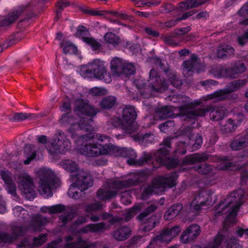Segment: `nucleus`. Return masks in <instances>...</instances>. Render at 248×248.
Listing matches in <instances>:
<instances>
[{"label": "nucleus", "instance_id": "nucleus-1", "mask_svg": "<svg viewBox=\"0 0 248 248\" xmlns=\"http://www.w3.org/2000/svg\"><path fill=\"white\" fill-rule=\"evenodd\" d=\"M94 135L90 134L80 136L76 141V149L81 154L88 157H97L100 155H111L116 150L112 144L104 145L94 142L92 140Z\"/></svg>", "mask_w": 248, "mask_h": 248}, {"label": "nucleus", "instance_id": "nucleus-2", "mask_svg": "<svg viewBox=\"0 0 248 248\" xmlns=\"http://www.w3.org/2000/svg\"><path fill=\"white\" fill-rule=\"evenodd\" d=\"M134 84L140 90L141 94L147 97L152 95L154 92H162L168 87V83L160 78L154 69L150 71L147 85L141 78L135 80Z\"/></svg>", "mask_w": 248, "mask_h": 248}, {"label": "nucleus", "instance_id": "nucleus-3", "mask_svg": "<svg viewBox=\"0 0 248 248\" xmlns=\"http://www.w3.org/2000/svg\"><path fill=\"white\" fill-rule=\"evenodd\" d=\"M139 181V175L136 174L133 178L124 181L109 180L104 189H100L97 196L101 200L105 201L114 198L118 193V190L136 185Z\"/></svg>", "mask_w": 248, "mask_h": 248}, {"label": "nucleus", "instance_id": "nucleus-4", "mask_svg": "<svg viewBox=\"0 0 248 248\" xmlns=\"http://www.w3.org/2000/svg\"><path fill=\"white\" fill-rule=\"evenodd\" d=\"M231 211V208L229 207L228 204L226 203L225 201L222 203H220L215 209L214 214L216 216H221L222 215L228 214L227 219L224 223L223 227L221 232H219L214 238L212 241L209 242L206 245L204 246L202 248L198 247L197 248H218L220 246L223 240L225 238L226 234L225 233L227 232L228 228L227 225V223L230 222L232 223H235V217L229 216V212Z\"/></svg>", "mask_w": 248, "mask_h": 248}, {"label": "nucleus", "instance_id": "nucleus-5", "mask_svg": "<svg viewBox=\"0 0 248 248\" xmlns=\"http://www.w3.org/2000/svg\"><path fill=\"white\" fill-rule=\"evenodd\" d=\"M75 182L70 186L68 196L73 199H79L83 194V191L93 185L91 175L83 170L79 171L73 179Z\"/></svg>", "mask_w": 248, "mask_h": 248}, {"label": "nucleus", "instance_id": "nucleus-6", "mask_svg": "<svg viewBox=\"0 0 248 248\" xmlns=\"http://www.w3.org/2000/svg\"><path fill=\"white\" fill-rule=\"evenodd\" d=\"M61 123L63 125L70 124L71 126L68 129L69 132L71 134V137L74 138L78 135V132L81 130H84L87 131H92L93 127L91 123L92 119H90L85 124V118L82 117L74 118L70 113H67L63 114L60 120Z\"/></svg>", "mask_w": 248, "mask_h": 248}, {"label": "nucleus", "instance_id": "nucleus-7", "mask_svg": "<svg viewBox=\"0 0 248 248\" xmlns=\"http://www.w3.org/2000/svg\"><path fill=\"white\" fill-rule=\"evenodd\" d=\"M40 178L39 190L45 198L52 196V189L56 188L59 185L58 180L55 179L53 172L47 169H40L38 171Z\"/></svg>", "mask_w": 248, "mask_h": 248}, {"label": "nucleus", "instance_id": "nucleus-8", "mask_svg": "<svg viewBox=\"0 0 248 248\" xmlns=\"http://www.w3.org/2000/svg\"><path fill=\"white\" fill-rule=\"evenodd\" d=\"M81 74L85 77H94L100 80H104L106 83L111 81L110 74L108 73L105 62L99 59H96L87 65V68H83Z\"/></svg>", "mask_w": 248, "mask_h": 248}, {"label": "nucleus", "instance_id": "nucleus-9", "mask_svg": "<svg viewBox=\"0 0 248 248\" xmlns=\"http://www.w3.org/2000/svg\"><path fill=\"white\" fill-rule=\"evenodd\" d=\"M177 176L175 172L165 176L160 177L155 179L152 184L145 188L142 193V197L147 198L153 193H157L162 191L166 187H172L176 185V180Z\"/></svg>", "mask_w": 248, "mask_h": 248}, {"label": "nucleus", "instance_id": "nucleus-10", "mask_svg": "<svg viewBox=\"0 0 248 248\" xmlns=\"http://www.w3.org/2000/svg\"><path fill=\"white\" fill-rule=\"evenodd\" d=\"M248 82L246 79L233 81L229 83L227 87L222 90H219L213 93L202 97L204 101L214 100L215 102H220L232 98V95L231 93L235 92L245 85Z\"/></svg>", "mask_w": 248, "mask_h": 248}, {"label": "nucleus", "instance_id": "nucleus-11", "mask_svg": "<svg viewBox=\"0 0 248 248\" xmlns=\"http://www.w3.org/2000/svg\"><path fill=\"white\" fill-rule=\"evenodd\" d=\"M19 189L28 199L35 197L34 186L33 179L27 172H21L15 178Z\"/></svg>", "mask_w": 248, "mask_h": 248}, {"label": "nucleus", "instance_id": "nucleus-12", "mask_svg": "<svg viewBox=\"0 0 248 248\" xmlns=\"http://www.w3.org/2000/svg\"><path fill=\"white\" fill-rule=\"evenodd\" d=\"M170 138L165 139L162 144L163 147L158 150L155 154L156 161L169 169L175 168L178 165L176 160L166 156L169 153V149L170 148Z\"/></svg>", "mask_w": 248, "mask_h": 248}, {"label": "nucleus", "instance_id": "nucleus-13", "mask_svg": "<svg viewBox=\"0 0 248 248\" xmlns=\"http://www.w3.org/2000/svg\"><path fill=\"white\" fill-rule=\"evenodd\" d=\"M71 147V143L66 135L62 131H58L47 148L51 153L63 154L69 150Z\"/></svg>", "mask_w": 248, "mask_h": 248}, {"label": "nucleus", "instance_id": "nucleus-14", "mask_svg": "<svg viewBox=\"0 0 248 248\" xmlns=\"http://www.w3.org/2000/svg\"><path fill=\"white\" fill-rule=\"evenodd\" d=\"M136 113L132 107H126L123 109L122 129L127 134L132 135L136 132L138 128V124L135 122Z\"/></svg>", "mask_w": 248, "mask_h": 248}, {"label": "nucleus", "instance_id": "nucleus-15", "mask_svg": "<svg viewBox=\"0 0 248 248\" xmlns=\"http://www.w3.org/2000/svg\"><path fill=\"white\" fill-rule=\"evenodd\" d=\"M245 191L242 189L232 192L225 200L226 203L231 208L229 216L236 217L240 207L244 202Z\"/></svg>", "mask_w": 248, "mask_h": 248}, {"label": "nucleus", "instance_id": "nucleus-16", "mask_svg": "<svg viewBox=\"0 0 248 248\" xmlns=\"http://www.w3.org/2000/svg\"><path fill=\"white\" fill-rule=\"evenodd\" d=\"M115 148L116 150L114 151L113 153H111V155L129 158L127 160V162L130 165H142L145 162H147L151 158L150 155L145 154L144 155L143 160H136L137 155L133 150L125 148L118 149L116 147Z\"/></svg>", "mask_w": 248, "mask_h": 248}, {"label": "nucleus", "instance_id": "nucleus-17", "mask_svg": "<svg viewBox=\"0 0 248 248\" xmlns=\"http://www.w3.org/2000/svg\"><path fill=\"white\" fill-rule=\"evenodd\" d=\"M192 114L196 116H203L207 112H210V117L212 120L218 121L223 118L225 113V108L223 107H215L207 106L204 108L196 109L191 111Z\"/></svg>", "mask_w": 248, "mask_h": 248}, {"label": "nucleus", "instance_id": "nucleus-18", "mask_svg": "<svg viewBox=\"0 0 248 248\" xmlns=\"http://www.w3.org/2000/svg\"><path fill=\"white\" fill-rule=\"evenodd\" d=\"M203 67L199 62L198 57L195 55H192L189 60L183 62V73L185 77H189L192 75L194 70L200 72Z\"/></svg>", "mask_w": 248, "mask_h": 248}, {"label": "nucleus", "instance_id": "nucleus-19", "mask_svg": "<svg viewBox=\"0 0 248 248\" xmlns=\"http://www.w3.org/2000/svg\"><path fill=\"white\" fill-rule=\"evenodd\" d=\"M217 68L219 71V74L220 76L232 78H237L239 74L244 73L246 70V66L243 63H235L232 67L230 68H222L219 66Z\"/></svg>", "mask_w": 248, "mask_h": 248}, {"label": "nucleus", "instance_id": "nucleus-20", "mask_svg": "<svg viewBox=\"0 0 248 248\" xmlns=\"http://www.w3.org/2000/svg\"><path fill=\"white\" fill-rule=\"evenodd\" d=\"M201 233L200 227L196 224H192L187 227L182 232L180 241L185 244L195 240Z\"/></svg>", "mask_w": 248, "mask_h": 248}, {"label": "nucleus", "instance_id": "nucleus-21", "mask_svg": "<svg viewBox=\"0 0 248 248\" xmlns=\"http://www.w3.org/2000/svg\"><path fill=\"white\" fill-rule=\"evenodd\" d=\"M28 5H22L13 9L8 13L6 17L0 21V25L3 27L8 26L14 23L27 8Z\"/></svg>", "mask_w": 248, "mask_h": 248}, {"label": "nucleus", "instance_id": "nucleus-22", "mask_svg": "<svg viewBox=\"0 0 248 248\" xmlns=\"http://www.w3.org/2000/svg\"><path fill=\"white\" fill-rule=\"evenodd\" d=\"M75 111L78 114L81 113L86 115L94 116L97 110L91 106L87 101L78 99L75 102Z\"/></svg>", "mask_w": 248, "mask_h": 248}, {"label": "nucleus", "instance_id": "nucleus-23", "mask_svg": "<svg viewBox=\"0 0 248 248\" xmlns=\"http://www.w3.org/2000/svg\"><path fill=\"white\" fill-rule=\"evenodd\" d=\"M211 201L208 199L205 200L203 195L198 194L194 196L190 204L191 211L198 212L210 205Z\"/></svg>", "mask_w": 248, "mask_h": 248}, {"label": "nucleus", "instance_id": "nucleus-24", "mask_svg": "<svg viewBox=\"0 0 248 248\" xmlns=\"http://www.w3.org/2000/svg\"><path fill=\"white\" fill-rule=\"evenodd\" d=\"M0 175L5 183V186L8 193L13 196L16 195V187L12 179V173L8 170H2Z\"/></svg>", "mask_w": 248, "mask_h": 248}, {"label": "nucleus", "instance_id": "nucleus-25", "mask_svg": "<svg viewBox=\"0 0 248 248\" xmlns=\"http://www.w3.org/2000/svg\"><path fill=\"white\" fill-rule=\"evenodd\" d=\"M12 235L6 233L0 232V243H11L18 236L24 234L26 229L20 226H13L12 229Z\"/></svg>", "mask_w": 248, "mask_h": 248}, {"label": "nucleus", "instance_id": "nucleus-26", "mask_svg": "<svg viewBox=\"0 0 248 248\" xmlns=\"http://www.w3.org/2000/svg\"><path fill=\"white\" fill-rule=\"evenodd\" d=\"M179 103L181 104V105L178 107L181 113L183 115H187L189 117L195 116L192 114L191 111L196 109L190 110L189 109L191 106L189 97L179 94Z\"/></svg>", "mask_w": 248, "mask_h": 248}, {"label": "nucleus", "instance_id": "nucleus-27", "mask_svg": "<svg viewBox=\"0 0 248 248\" xmlns=\"http://www.w3.org/2000/svg\"><path fill=\"white\" fill-rule=\"evenodd\" d=\"M230 147L234 151H238L248 147V135H244L235 138L231 142Z\"/></svg>", "mask_w": 248, "mask_h": 248}, {"label": "nucleus", "instance_id": "nucleus-28", "mask_svg": "<svg viewBox=\"0 0 248 248\" xmlns=\"http://www.w3.org/2000/svg\"><path fill=\"white\" fill-rule=\"evenodd\" d=\"M48 222L47 218L40 215H36L33 217L32 223L28 230L31 232L39 231L41 227L46 225Z\"/></svg>", "mask_w": 248, "mask_h": 248}, {"label": "nucleus", "instance_id": "nucleus-29", "mask_svg": "<svg viewBox=\"0 0 248 248\" xmlns=\"http://www.w3.org/2000/svg\"><path fill=\"white\" fill-rule=\"evenodd\" d=\"M208 159V155L205 153L202 154H196L186 156L183 159L182 163L183 165H191L197 162L205 161Z\"/></svg>", "mask_w": 248, "mask_h": 248}, {"label": "nucleus", "instance_id": "nucleus-30", "mask_svg": "<svg viewBox=\"0 0 248 248\" xmlns=\"http://www.w3.org/2000/svg\"><path fill=\"white\" fill-rule=\"evenodd\" d=\"M126 62L118 58H114L110 62V68L112 74L121 76L123 74V68H124Z\"/></svg>", "mask_w": 248, "mask_h": 248}, {"label": "nucleus", "instance_id": "nucleus-31", "mask_svg": "<svg viewBox=\"0 0 248 248\" xmlns=\"http://www.w3.org/2000/svg\"><path fill=\"white\" fill-rule=\"evenodd\" d=\"M106 230V225L101 222L96 224H89L84 228L79 230V232L82 233H88L89 232H102Z\"/></svg>", "mask_w": 248, "mask_h": 248}, {"label": "nucleus", "instance_id": "nucleus-32", "mask_svg": "<svg viewBox=\"0 0 248 248\" xmlns=\"http://www.w3.org/2000/svg\"><path fill=\"white\" fill-rule=\"evenodd\" d=\"M131 234L130 228L127 226H122L114 231L113 236L118 241H124L129 238Z\"/></svg>", "mask_w": 248, "mask_h": 248}, {"label": "nucleus", "instance_id": "nucleus-33", "mask_svg": "<svg viewBox=\"0 0 248 248\" xmlns=\"http://www.w3.org/2000/svg\"><path fill=\"white\" fill-rule=\"evenodd\" d=\"M183 206L180 203L174 204L170 207L165 212L164 218L166 220H170L176 217L182 210Z\"/></svg>", "mask_w": 248, "mask_h": 248}, {"label": "nucleus", "instance_id": "nucleus-34", "mask_svg": "<svg viewBox=\"0 0 248 248\" xmlns=\"http://www.w3.org/2000/svg\"><path fill=\"white\" fill-rule=\"evenodd\" d=\"M207 1V0H186L179 3V9L181 11L198 7Z\"/></svg>", "mask_w": 248, "mask_h": 248}, {"label": "nucleus", "instance_id": "nucleus-35", "mask_svg": "<svg viewBox=\"0 0 248 248\" xmlns=\"http://www.w3.org/2000/svg\"><path fill=\"white\" fill-rule=\"evenodd\" d=\"M37 151L38 148L35 145H26L24 150V154L27 159L24 160V163L25 165L29 164L32 160L35 159Z\"/></svg>", "mask_w": 248, "mask_h": 248}, {"label": "nucleus", "instance_id": "nucleus-36", "mask_svg": "<svg viewBox=\"0 0 248 248\" xmlns=\"http://www.w3.org/2000/svg\"><path fill=\"white\" fill-rule=\"evenodd\" d=\"M96 246L97 243H91L79 238L76 242L67 244L64 248H95Z\"/></svg>", "mask_w": 248, "mask_h": 248}, {"label": "nucleus", "instance_id": "nucleus-37", "mask_svg": "<svg viewBox=\"0 0 248 248\" xmlns=\"http://www.w3.org/2000/svg\"><path fill=\"white\" fill-rule=\"evenodd\" d=\"M234 49L229 45L221 46L218 47L217 55L219 58H229L233 56Z\"/></svg>", "mask_w": 248, "mask_h": 248}, {"label": "nucleus", "instance_id": "nucleus-38", "mask_svg": "<svg viewBox=\"0 0 248 248\" xmlns=\"http://www.w3.org/2000/svg\"><path fill=\"white\" fill-rule=\"evenodd\" d=\"M139 221L141 223L142 230L145 232H149L153 229L158 222L156 217L155 216H152L147 219L143 218L142 220Z\"/></svg>", "mask_w": 248, "mask_h": 248}, {"label": "nucleus", "instance_id": "nucleus-39", "mask_svg": "<svg viewBox=\"0 0 248 248\" xmlns=\"http://www.w3.org/2000/svg\"><path fill=\"white\" fill-rule=\"evenodd\" d=\"M172 114V110L169 106H166L155 109V119L162 120L170 116Z\"/></svg>", "mask_w": 248, "mask_h": 248}, {"label": "nucleus", "instance_id": "nucleus-40", "mask_svg": "<svg viewBox=\"0 0 248 248\" xmlns=\"http://www.w3.org/2000/svg\"><path fill=\"white\" fill-rule=\"evenodd\" d=\"M36 118V116L34 114L21 112L14 113L9 117V120L12 122H17Z\"/></svg>", "mask_w": 248, "mask_h": 248}, {"label": "nucleus", "instance_id": "nucleus-41", "mask_svg": "<svg viewBox=\"0 0 248 248\" xmlns=\"http://www.w3.org/2000/svg\"><path fill=\"white\" fill-rule=\"evenodd\" d=\"M61 46L65 54H75L77 53V46L68 41H62L61 43Z\"/></svg>", "mask_w": 248, "mask_h": 248}, {"label": "nucleus", "instance_id": "nucleus-42", "mask_svg": "<svg viewBox=\"0 0 248 248\" xmlns=\"http://www.w3.org/2000/svg\"><path fill=\"white\" fill-rule=\"evenodd\" d=\"M135 140L142 141L144 143H152L154 140L155 135L152 133H147L144 135L139 134H135V133L131 135Z\"/></svg>", "mask_w": 248, "mask_h": 248}, {"label": "nucleus", "instance_id": "nucleus-43", "mask_svg": "<svg viewBox=\"0 0 248 248\" xmlns=\"http://www.w3.org/2000/svg\"><path fill=\"white\" fill-rule=\"evenodd\" d=\"M158 207V203L156 202H150L145 210L140 213L137 217L139 220H142L156 210Z\"/></svg>", "mask_w": 248, "mask_h": 248}, {"label": "nucleus", "instance_id": "nucleus-44", "mask_svg": "<svg viewBox=\"0 0 248 248\" xmlns=\"http://www.w3.org/2000/svg\"><path fill=\"white\" fill-rule=\"evenodd\" d=\"M240 123H235V121L232 119H228L225 124L221 127V130L225 133H231L234 131Z\"/></svg>", "mask_w": 248, "mask_h": 248}, {"label": "nucleus", "instance_id": "nucleus-45", "mask_svg": "<svg viewBox=\"0 0 248 248\" xmlns=\"http://www.w3.org/2000/svg\"><path fill=\"white\" fill-rule=\"evenodd\" d=\"M62 167L69 172H75L78 169V165L74 161L65 160L61 162Z\"/></svg>", "mask_w": 248, "mask_h": 248}, {"label": "nucleus", "instance_id": "nucleus-46", "mask_svg": "<svg viewBox=\"0 0 248 248\" xmlns=\"http://www.w3.org/2000/svg\"><path fill=\"white\" fill-rule=\"evenodd\" d=\"M188 144L191 145L190 149L192 151L198 149L202 143V138L199 135H197L194 140L191 139L190 137H188Z\"/></svg>", "mask_w": 248, "mask_h": 248}, {"label": "nucleus", "instance_id": "nucleus-47", "mask_svg": "<svg viewBox=\"0 0 248 248\" xmlns=\"http://www.w3.org/2000/svg\"><path fill=\"white\" fill-rule=\"evenodd\" d=\"M116 103V99L114 96H109L105 97L100 102V106L105 109H109Z\"/></svg>", "mask_w": 248, "mask_h": 248}, {"label": "nucleus", "instance_id": "nucleus-48", "mask_svg": "<svg viewBox=\"0 0 248 248\" xmlns=\"http://www.w3.org/2000/svg\"><path fill=\"white\" fill-rule=\"evenodd\" d=\"M216 159L217 161H220V163L217 166L218 170H226L233 166V164L232 162H229L227 158L225 156L217 157Z\"/></svg>", "mask_w": 248, "mask_h": 248}, {"label": "nucleus", "instance_id": "nucleus-49", "mask_svg": "<svg viewBox=\"0 0 248 248\" xmlns=\"http://www.w3.org/2000/svg\"><path fill=\"white\" fill-rule=\"evenodd\" d=\"M172 239V238L168 229L164 230L159 235H157L154 239V240H160L167 243L170 242Z\"/></svg>", "mask_w": 248, "mask_h": 248}, {"label": "nucleus", "instance_id": "nucleus-50", "mask_svg": "<svg viewBox=\"0 0 248 248\" xmlns=\"http://www.w3.org/2000/svg\"><path fill=\"white\" fill-rule=\"evenodd\" d=\"M194 169L199 173L206 174L211 172L213 170V168L210 165L204 164L195 166Z\"/></svg>", "mask_w": 248, "mask_h": 248}, {"label": "nucleus", "instance_id": "nucleus-51", "mask_svg": "<svg viewBox=\"0 0 248 248\" xmlns=\"http://www.w3.org/2000/svg\"><path fill=\"white\" fill-rule=\"evenodd\" d=\"M81 39L83 41L90 46L94 50L98 49L101 46L100 44L93 37L83 36Z\"/></svg>", "mask_w": 248, "mask_h": 248}, {"label": "nucleus", "instance_id": "nucleus-52", "mask_svg": "<svg viewBox=\"0 0 248 248\" xmlns=\"http://www.w3.org/2000/svg\"><path fill=\"white\" fill-rule=\"evenodd\" d=\"M135 66L132 63L126 62L124 68H123V74H122L121 76L126 77L129 75L133 74L135 72Z\"/></svg>", "mask_w": 248, "mask_h": 248}, {"label": "nucleus", "instance_id": "nucleus-53", "mask_svg": "<svg viewBox=\"0 0 248 248\" xmlns=\"http://www.w3.org/2000/svg\"><path fill=\"white\" fill-rule=\"evenodd\" d=\"M169 79L171 84L176 87H178L182 84L180 80L175 72L170 73L168 75Z\"/></svg>", "mask_w": 248, "mask_h": 248}, {"label": "nucleus", "instance_id": "nucleus-54", "mask_svg": "<svg viewBox=\"0 0 248 248\" xmlns=\"http://www.w3.org/2000/svg\"><path fill=\"white\" fill-rule=\"evenodd\" d=\"M103 206V205L101 202H96L94 203L87 205L85 210L87 212H93L102 209Z\"/></svg>", "mask_w": 248, "mask_h": 248}, {"label": "nucleus", "instance_id": "nucleus-55", "mask_svg": "<svg viewBox=\"0 0 248 248\" xmlns=\"http://www.w3.org/2000/svg\"><path fill=\"white\" fill-rule=\"evenodd\" d=\"M105 41L109 44H117L119 42V38L112 32H108L104 36Z\"/></svg>", "mask_w": 248, "mask_h": 248}, {"label": "nucleus", "instance_id": "nucleus-56", "mask_svg": "<svg viewBox=\"0 0 248 248\" xmlns=\"http://www.w3.org/2000/svg\"><path fill=\"white\" fill-rule=\"evenodd\" d=\"M176 37V35H170L164 37L163 39L164 42L167 45L175 47L179 45V43L174 39Z\"/></svg>", "mask_w": 248, "mask_h": 248}, {"label": "nucleus", "instance_id": "nucleus-57", "mask_svg": "<svg viewBox=\"0 0 248 248\" xmlns=\"http://www.w3.org/2000/svg\"><path fill=\"white\" fill-rule=\"evenodd\" d=\"M48 212L51 214H58L62 212L65 210V206L62 204H57L46 208Z\"/></svg>", "mask_w": 248, "mask_h": 248}, {"label": "nucleus", "instance_id": "nucleus-58", "mask_svg": "<svg viewBox=\"0 0 248 248\" xmlns=\"http://www.w3.org/2000/svg\"><path fill=\"white\" fill-rule=\"evenodd\" d=\"M46 234H42L38 237H34L33 239V246L38 247L43 244L46 241Z\"/></svg>", "mask_w": 248, "mask_h": 248}, {"label": "nucleus", "instance_id": "nucleus-59", "mask_svg": "<svg viewBox=\"0 0 248 248\" xmlns=\"http://www.w3.org/2000/svg\"><path fill=\"white\" fill-rule=\"evenodd\" d=\"M188 145H189L188 140L186 141H180L177 145L176 152L182 155L185 154L186 153V148Z\"/></svg>", "mask_w": 248, "mask_h": 248}, {"label": "nucleus", "instance_id": "nucleus-60", "mask_svg": "<svg viewBox=\"0 0 248 248\" xmlns=\"http://www.w3.org/2000/svg\"><path fill=\"white\" fill-rule=\"evenodd\" d=\"M107 91L105 89H102L98 87H94L89 91V93L93 96H99L106 94Z\"/></svg>", "mask_w": 248, "mask_h": 248}, {"label": "nucleus", "instance_id": "nucleus-61", "mask_svg": "<svg viewBox=\"0 0 248 248\" xmlns=\"http://www.w3.org/2000/svg\"><path fill=\"white\" fill-rule=\"evenodd\" d=\"M103 219H109V222L111 223H114L120 221L122 219L120 217H114L111 214L107 213H104L101 215Z\"/></svg>", "mask_w": 248, "mask_h": 248}, {"label": "nucleus", "instance_id": "nucleus-62", "mask_svg": "<svg viewBox=\"0 0 248 248\" xmlns=\"http://www.w3.org/2000/svg\"><path fill=\"white\" fill-rule=\"evenodd\" d=\"M238 44L243 46L248 43V31H246L244 33L237 37Z\"/></svg>", "mask_w": 248, "mask_h": 248}, {"label": "nucleus", "instance_id": "nucleus-63", "mask_svg": "<svg viewBox=\"0 0 248 248\" xmlns=\"http://www.w3.org/2000/svg\"><path fill=\"white\" fill-rule=\"evenodd\" d=\"M123 120H120L118 117H113L108 122V123L112 125L114 127H118L121 126L122 128V124Z\"/></svg>", "mask_w": 248, "mask_h": 248}, {"label": "nucleus", "instance_id": "nucleus-64", "mask_svg": "<svg viewBox=\"0 0 248 248\" xmlns=\"http://www.w3.org/2000/svg\"><path fill=\"white\" fill-rule=\"evenodd\" d=\"M226 248H242L239 244L237 240L235 238L231 239L228 241Z\"/></svg>", "mask_w": 248, "mask_h": 248}]
</instances>
